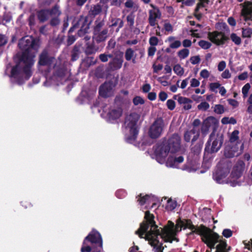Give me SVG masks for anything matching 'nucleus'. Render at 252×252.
Segmentation results:
<instances>
[{
	"label": "nucleus",
	"mask_w": 252,
	"mask_h": 252,
	"mask_svg": "<svg viewBox=\"0 0 252 252\" xmlns=\"http://www.w3.org/2000/svg\"><path fill=\"white\" fill-rule=\"evenodd\" d=\"M19 48L23 51L22 54L17 55L19 61L11 70V77L22 84L32 75L31 67L34 63V58L39 45L38 42L30 36L22 38L19 43Z\"/></svg>",
	"instance_id": "obj_1"
},
{
	"label": "nucleus",
	"mask_w": 252,
	"mask_h": 252,
	"mask_svg": "<svg viewBox=\"0 0 252 252\" xmlns=\"http://www.w3.org/2000/svg\"><path fill=\"white\" fill-rule=\"evenodd\" d=\"M180 137L173 134L168 141L158 143L153 148L152 157L160 164L165 163L167 167L178 168L184 161L182 156L177 157L175 153L180 148Z\"/></svg>",
	"instance_id": "obj_2"
},
{
	"label": "nucleus",
	"mask_w": 252,
	"mask_h": 252,
	"mask_svg": "<svg viewBox=\"0 0 252 252\" xmlns=\"http://www.w3.org/2000/svg\"><path fill=\"white\" fill-rule=\"evenodd\" d=\"M244 167V162L241 160L239 161L234 166L229 177L226 178L229 172V166L226 165L216 171L213 174V178L219 184L230 183L231 186L235 187L240 185L238 180L242 176Z\"/></svg>",
	"instance_id": "obj_3"
},
{
	"label": "nucleus",
	"mask_w": 252,
	"mask_h": 252,
	"mask_svg": "<svg viewBox=\"0 0 252 252\" xmlns=\"http://www.w3.org/2000/svg\"><path fill=\"white\" fill-rule=\"evenodd\" d=\"M139 119V115L135 112L130 113L127 114L124 122V132L126 141L129 143H134L138 130L137 123Z\"/></svg>",
	"instance_id": "obj_4"
},
{
	"label": "nucleus",
	"mask_w": 252,
	"mask_h": 252,
	"mask_svg": "<svg viewBox=\"0 0 252 252\" xmlns=\"http://www.w3.org/2000/svg\"><path fill=\"white\" fill-rule=\"evenodd\" d=\"M81 252H102V240L100 234L97 231L93 230L85 238Z\"/></svg>",
	"instance_id": "obj_5"
},
{
	"label": "nucleus",
	"mask_w": 252,
	"mask_h": 252,
	"mask_svg": "<svg viewBox=\"0 0 252 252\" xmlns=\"http://www.w3.org/2000/svg\"><path fill=\"white\" fill-rule=\"evenodd\" d=\"M101 116L107 121L114 123L119 119L122 115V109L121 108L110 106L106 105L101 110H98Z\"/></svg>",
	"instance_id": "obj_6"
},
{
	"label": "nucleus",
	"mask_w": 252,
	"mask_h": 252,
	"mask_svg": "<svg viewBox=\"0 0 252 252\" xmlns=\"http://www.w3.org/2000/svg\"><path fill=\"white\" fill-rule=\"evenodd\" d=\"M163 121L161 118L157 119L151 126L149 134L152 138L158 137L162 133L164 127Z\"/></svg>",
	"instance_id": "obj_7"
},
{
	"label": "nucleus",
	"mask_w": 252,
	"mask_h": 252,
	"mask_svg": "<svg viewBox=\"0 0 252 252\" xmlns=\"http://www.w3.org/2000/svg\"><path fill=\"white\" fill-rule=\"evenodd\" d=\"M241 6L242 7L241 16L248 25L252 26V2L245 1Z\"/></svg>",
	"instance_id": "obj_8"
},
{
	"label": "nucleus",
	"mask_w": 252,
	"mask_h": 252,
	"mask_svg": "<svg viewBox=\"0 0 252 252\" xmlns=\"http://www.w3.org/2000/svg\"><path fill=\"white\" fill-rule=\"evenodd\" d=\"M208 36L210 40L217 45H223L228 39L224 32L218 31L209 32Z\"/></svg>",
	"instance_id": "obj_9"
},
{
	"label": "nucleus",
	"mask_w": 252,
	"mask_h": 252,
	"mask_svg": "<svg viewBox=\"0 0 252 252\" xmlns=\"http://www.w3.org/2000/svg\"><path fill=\"white\" fill-rule=\"evenodd\" d=\"M218 124V121L214 117L210 116L207 118L203 121L201 131L204 135H206L210 127L216 128Z\"/></svg>",
	"instance_id": "obj_10"
},
{
	"label": "nucleus",
	"mask_w": 252,
	"mask_h": 252,
	"mask_svg": "<svg viewBox=\"0 0 252 252\" xmlns=\"http://www.w3.org/2000/svg\"><path fill=\"white\" fill-rule=\"evenodd\" d=\"M150 5L153 9L149 11V21L151 26H155L157 24V19L160 18L161 13L159 10L153 4H151Z\"/></svg>",
	"instance_id": "obj_11"
},
{
	"label": "nucleus",
	"mask_w": 252,
	"mask_h": 252,
	"mask_svg": "<svg viewBox=\"0 0 252 252\" xmlns=\"http://www.w3.org/2000/svg\"><path fill=\"white\" fill-rule=\"evenodd\" d=\"M114 86L111 82L105 83L99 88V94L103 97H108L113 93Z\"/></svg>",
	"instance_id": "obj_12"
},
{
	"label": "nucleus",
	"mask_w": 252,
	"mask_h": 252,
	"mask_svg": "<svg viewBox=\"0 0 252 252\" xmlns=\"http://www.w3.org/2000/svg\"><path fill=\"white\" fill-rule=\"evenodd\" d=\"M66 72V70L64 69H61L59 70L56 74H55L51 79H49L46 80L44 83L45 86H50L51 84L58 85L59 84L58 82H55L56 79L60 80L63 77Z\"/></svg>",
	"instance_id": "obj_13"
},
{
	"label": "nucleus",
	"mask_w": 252,
	"mask_h": 252,
	"mask_svg": "<svg viewBox=\"0 0 252 252\" xmlns=\"http://www.w3.org/2000/svg\"><path fill=\"white\" fill-rule=\"evenodd\" d=\"M153 199L154 198L153 196H151L148 195L142 196L141 195H140L137 197V201L139 202V204L141 206L145 204L146 206L145 208L148 209V206H149L151 204H152L151 206L152 208L156 205V203L153 201Z\"/></svg>",
	"instance_id": "obj_14"
},
{
	"label": "nucleus",
	"mask_w": 252,
	"mask_h": 252,
	"mask_svg": "<svg viewBox=\"0 0 252 252\" xmlns=\"http://www.w3.org/2000/svg\"><path fill=\"white\" fill-rule=\"evenodd\" d=\"M174 99H177L181 105H182L185 110H189L191 108L192 101L187 97L175 95L173 96Z\"/></svg>",
	"instance_id": "obj_15"
},
{
	"label": "nucleus",
	"mask_w": 252,
	"mask_h": 252,
	"mask_svg": "<svg viewBox=\"0 0 252 252\" xmlns=\"http://www.w3.org/2000/svg\"><path fill=\"white\" fill-rule=\"evenodd\" d=\"M210 141H213L211 151L212 152H217L220 149L222 141L221 137L215 138L213 134H211L210 137Z\"/></svg>",
	"instance_id": "obj_16"
},
{
	"label": "nucleus",
	"mask_w": 252,
	"mask_h": 252,
	"mask_svg": "<svg viewBox=\"0 0 252 252\" xmlns=\"http://www.w3.org/2000/svg\"><path fill=\"white\" fill-rule=\"evenodd\" d=\"M107 31L106 30L99 31V28L96 27L94 31V39L97 42H101L105 40L107 37Z\"/></svg>",
	"instance_id": "obj_17"
},
{
	"label": "nucleus",
	"mask_w": 252,
	"mask_h": 252,
	"mask_svg": "<svg viewBox=\"0 0 252 252\" xmlns=\"http://www.w3.org/2000/svg\"><path fill=\"white\" fill-rule=\"evenodd\" d=\"M78 26H80V29L78 34L79 36H83L87 33L89 29V23L86 18H81L78 22Z\"/></svg>",
	"instance_id": "obj_18"
},
{
	"label": "nucleus",
	"mask_w": 252,
	"mask_h": 252,
	"mask_svg": "<svg viewBox=\"0 0 252 252\" xmlns=\"http://www.w3.org/2000/svg\"><path fill=\"white\" fill-rule=\"evenodd\" d=\"M55 61L54 58H49L46 51H44L40 55L39 63L42 65L51 66V64L54 63Z\"/></svg>",
	"instance_id": "obj_19"
},
{
	"label": "nucleus",
	"mask_w": 252,
	"mask_h": 252,
	"mask_svg": "<svg viewBox=\"0 0 252 252\" xmlns=\"http://www.w3.org/2000/svg\"><path fill=\"white\" fill-rule=\"evenodd\" d=\"M199 135V130L193 128L192 130L185 133V140L187 142H189L191 139L192 141H195L198 138Z\"/></svg>",
	"instance_id": "obj_20"
},
{
	"label": "nucleus",
	"mask_w": 252,
	"mask_h": 252,
	"mask_svg": "<svg viewBox=\"0 0 252 252\" xmlns=\"http://www.w3.org/2000/svg\"><path fill=\"white\" fill-rule=\"evenodd\" d=\"M165 42L169 43V47L171 49H177L181 46V41L173 36H169L165 40Z\"/></svg>",
	"instance_id": "obj_21"
},
{
	"label": "nucleus",
	"mask_w": 252,
	"mask_h": 252,
	"mask_svg": "<svg viewBox=\"0 0 252 252\" xmlns=\"http://www.w3.org/2000/svg\"><path fill=\"white\" fill-rule=\"evenodd\" d=\"M199 2L195 8V15L197 19L199 20L201 17V14L199 12V10L203 7H205L208 3V0H198Z\"/></svg>",
	"instance_id": "obj_22"
},
{
	"label": "nucleus",
	"mask_w": 252,
	"mask_h": 252,
	"mask_svg": "<svg viewBox=\"0 0 252 252\" xmlns=\"http://www.w3.org/2000/svg\"><path fill=\"white\" fill-rule=\"evenodd\" d=\"M165 200L167 199L165 205V209L168 211L173 210L177 206V202L175 200L165 197Z\"/></svg>",
	"instance_id": "obj_23"
},
{
	"label": "nucleus",
	"mask_w": 252,
	"mask_h": 252,
	"mask_svg": "<svg viewBox=\"0 0 252 252\" xmlns=\"http://www.w3.org/2000/svg\"><path fill=\"white\" fill-rule=\"evenodd\" d=\"M49 16V10H43L40 11L38 13L39 20L41 22L46 21Z\"/></svg>",
	"instance_id": "obj_24"
},
{
	"label": "nucleus",
	"mask_w": 252,
	"mask_h": 252,
	"mask_svg": "<svg viewBox=\"0 0 252 252\" xmlns=\"http://www.w3.org/2000/svg\"><path fill=\"white\" fill-rule=\"evenodd\" d=\"M189 54V51L187 48H184L179 50L177 53V56L180 60L187 58Z\"/></svg>",
	"instance_id": "obj_25"
},
{
	"label": "nucleus",
	"mask_w": 252,
	"mask_h": 252,
	"mask_svg": "<svg viewBox=\"0 0 252 252\" xmlns=\"http://www.w3.org/2000/svg\"><path fill=\"white\" fill-rule=\"evenodd\" d=\"M230 38L232 41L237 45L241 44L242 42V40L240 37L235 33H232L231 34H230Z\"/></svg>",
	"instance_id": "obj_26"
},
{
	"label": "nucleus",
	"mask_w": 252,
	"mask_h": 252,
	"mask_svg": "<svg viewBox=\"0 0 252 252\" xmlns=\"http://www.w3.org/2000/svg\"><path fill=\"white\" fill-rule=\"evenodd\" d=\"M242 35L244 38H249L252 35V29L250 28H242Z\"/></svg>",
	"instance_id": "obj_27"
},
{
	"label": "nucleus",
	"mask_w": 252,
	"mask_h": 252,
	"mask_svg": "<svg viewBox=\"0 0 252 252\" xmlns=\"http://www.w3.org/2000/svg\"><path fill=\"white\" fill-rule=\"evenodd\" d=\"M173 71L179 76H182L184 73V68L179 64L174 65Z\"/></svg>",
	"instance_id": "obj_28"
},
{
	"label": "nucleus",
	"mask_w": 252,
	"mask_h": 252,
	"mask_svg": "<svg viewBox=\"0 0 252 252\" xmlns=\"http://www.w3.org/2000/svg\"><path fill=\"white\" fill-rule=\"evenodd\" d=\"M221 122L224 125L228 124L234 125L237 123L236 120L233 117H224L221 119Z\"/></svg>",
	"instance_id": "obj_29"
},
{
	"label": "nucleus",
	"mask_w": 252,
	"mask_h": 252,
	"mask_svg": "<svg viewBox=\"0 0 252 252\" xmlns=\"http://www.w3.org/2000/svg\"><path fill=\"white\" fill-rule=\"evenodd\" d=\"M245 247L244 252H252V240L244 242Z\"/></svg>",
	"instance_id": "obj_30"
},
{
	"label": "nucleus",
	"mask_w": 252,
	"mask_h": 252,
	"mask_svg": "<svg viewBox=\"0 0 252 252\" xmlns=\"http://www.w3.org/2000/svg\"><path fill=\"white\" fill-rule=\"evenodd\" d=\"M209 107H210L209 104L206 101L202 102L199 104H198L197 106L198 109L200 111H205L207 110V109H208L209 108Z\"/></svg>",
	"instance_id": "obj_31"
},
{
	"label": "nucleus",
	"mask_w": 252,
	"mask_h": 252,
	"mask_svg": "<svg viewBox=\"0 0 252 252\" xmlns=\"http://www.w3.org/2000/svg\"><path fill=\"white\" fill-rule=\"evenodd\" d=\"M221 85L219 82L210 83L209 85L210 89L212 92L217 93V90L220 88Z\"/></svg>",
	"instance_id": "obj_32"
},
{
	"label": "nucleus",
	"mask_w": 252,
	"mask_h": 252,
	"mask_svg": "<svg viewBox=\"0 0 252 252\" xmlns=\"http://www.w3.org/2000/svg\"><path fill=\"white\" fill-rule=\"evenodd\" d=\"M199 45L204 49L210 48L212 45L211 43L207 41L202 40L198 42Z\"/></svg>",
	"instance_id": "obj_33"
},
{
	"label": "nucleus",
	"mask_w": 252,
	"mask_h": 252,
	"mask_svg": "<svg viewBox=\"0 0 252 252\" xmlns=\"http://www.w3.org/2000/svg\"><path fill=\"white\" fill-rule=\"evenodd\" d=\"M214 112L218 114H222L224 112V107L220 104H217L214 107Z\"/></svg>",
	"instance_id": "obj_34"
},
{
	"label": "nucleus",
	"mask_w": 252,
	"mask_h": 252,
	"mask_svg": "<svg viewBox=\"0 0 252 252\" xmlns=\"http://www.w3.org/2000/svg\"><path fill=\"white\" fill-rule=\"evenodd\" d=\"M123 61L121 59H115L113 62L112 67L114 69L120 68L122 66Z\"/></svg>",
	"instance_id": "obj_35"
},
{
	"label": "nucleus",
	"mask_w": 252,
	"mask_h": 252,
	"mask_svg": "<svg viewBox=\"0 0 252 252\" xmlns=\"http://www.w3.org/2000/svg\"><path fill=\"white\" fill-rule=\"evenodd\" d=\"M144 102L143 98L139 96H137L133 99V103L135 105L143 104L144 103Z\"/></svg>",
	"instance_id": "obj_36"
},
{
	"label": "nucleus",
	"mask_w": 252,
	"mask_h": 252,
	"mask_svg": "<svg viewBox=\"0 0 252 252\" xmlns=\"http://www.w3.org/2000/svg\"><path fill=\"white\" fill-rule=\"evenodd\" d=\"M239 133V132L237 130H235L233 131L230 136V141L231 142H234L237 140L239 138L238 134Z\"/></svg>",
	"instance_id": "obj_37"
},
{
	"label": "nucleus",
	"mask_w": 252,
	"mask_h": 252,
	"mask_svg": "<svg viewBox=\"0 0 252 252\" xmlns=\"http://www.w3.org/2000/svg\"><path fill=\"white\" fill-rule=\"evenodd\" d=\"M250 88L251 86L249 83H247L242 88V92L243 94V97L244 98L248 96V94Z\"/></svg>",
	"instance_id": "obj_38"
},
{
	"label": "nucleus",
	"mask_w": 252,
	"mask_h": 252,
	"mask_svg": "<svg viewBox=\"0 0 252 252\" xmlns=\"http://www.w3.org/2000/svg\"><path fill=\"white\" fill-rule=\"evenodd\" d=\"M60 14V11L57 6H55L51 11H49V15L52 16H58Z\"/></svg>",
	"instance_id": "obj_39"
},
{
	"label": "nucleus",
	"mask_w": 252,
	"mask_h": 252,
	"mask_svg": "<svg viewBox=\"0 0 252 252\" xmlns=\"http://www.w3.org/2000/svg\"><path fill=\"white\" fill-rule=\"evenodd\" d=\"M134 51L130 48L126 50L125 57L127 61H130L133 57Z\"/></svg>",
	"instance_id": "obj_40"
},
{
	"label": "nucleus",
	"mask_w": 252,
	"mask_h": 252,
	"mask_svg": "<svg viewBox=\"0 0 252 252\" xmlns=\"http://www.w3.org/2000/svg\"><path fill=\"white\" fill-rule=\"evenodd\" d=\"M158 39L156 36H152L149 39V43L151 46H155L158 44Z\"/></svg>",
	"instance_id": "obj_41"
},
{
	"label": "nucleus",
	"mask_w": 252,
	"mask_h": 252,
	"mask_svg": "<svg viewBox=\"0 0 252 252\" xmlns=\"http://www.w3.org/2000/svg\"><path fill=\"white\" fill-rule=\"evenodd\" d=\"M210 75V72L206 69L202 70L200 72V76L203 78L207 79Z\"/></svg>",
	"instance_id": "obj_42"
},
{
	"label": "nucleus",
	"mask_w": 252,
	"mask_h": 252,
	"mask_svg": "<svg viewBox=\"0 0 252 252\" xmlns=\"http://www.w3.org/2000/svg\"><path fill=\"white\" fill-rule=\"evenodd\" d=\"M167 108L170 110H173L175 107V102L172 99H168L166 102Z\"/></svg>",
	"instance_id": "obj_43"
},
{
	"label": "nucleus",
	"mask_w": 252,
	"mask_h": 252,
	"mask_svg": "<svg viewBox=\"0 0 252 252\" xmlns=\"http://www.w3.org/2000/svg\"><path fill=\"white\" fill-rule=\"evenodd\" d=\"M190 62L192 64H196L200 63V58L199 56H192L190 58Z\"/></svg>",
	"instance_id": "obj_44"
},
{
	"label": "nucleus",
	"mask_w": 252,
	"mask_h": 252,
	"mask_svg": "<svg viewBox=\"0 0 252 252\" xmlns=\"http://www.w3.org/2000/svg\"><path fill=\"white\" fill-rule=\"evenodd\" d=\"M223 236L225 238H229L232 235V231L229 229H225L222 233Z\"/></svg>",
	"instance_id": "obj_45"
},
{
	"label": "nucleus",
	"mask_w": 252,
	"mask_h": 252,
	"mask_svg": "<svg viewBox=\"0 0 252 252\" xmlns=\"http://www.w3.org/2000/svg\"><path fill=\"white\" fill-rule=\"evenodd\" d=\"M164 29L166 32H172L173 31L172 26L169 23H165L164 24Z\"/></svg>",
	"instance_id": "obj_46"
},
{
	"label": "nucleus",
	"mask_w": 252,
	"mask_h": 252,
	"mask_svg": "<svg viewBox=\"0 0 252 252\" xmlns=\"http://www.w3.org/2000/svg\"><path fill=\"white\" fill-rule=\"evenodd\" d=\"M199 165L197 164H195L194 167H193L187 166L183 168V169L186 170L189 172H194V171H196L199 168Z\"/></svg>",
	"instance_id": "obj_47"
},
{
	"label": "nucleus",
	"mask_w": 252,
	"mask_h": 252,
	"mask_svg": "<svg viewBox=\"0 0 252 252\" xmlns=\"http://www.w3.org/2000/svg\"><path fill=\"white\" fill-rule=\"evenodd\" d=\"M223 79H228L231 77V73L228 69H225L221 75Z\"/></svg>",
	"instance_id": "obj_48"
},
{
	"label": "nucleus",
	"mask_w": 252,
	"mask_h": 252,
	"mask_svg": "<svg viewBox=\"0 0 252 252\" xmlns=\"http://www.w3.org/2000/svg\"><path fill=\"white\" fill-rule=\"evenodd\" d=\"M177 1L178 2H183V3L188 6H191L195 2V0H177Z\"/></svg>",
	"instance_id": "obj_49"
},
{
	"label": "nucleus",
	"mask_w": 252,
	"mask_h": 252,
	"mask_svg": "<svg viewBox=\"0 0 252 252\" xmlns=\"http://www.w3.org/2000/svg\"><path fill=\"white\" fill-rule=\"evenodd\" d=\"M226 67V63L222 61L219 63L218 65V69L219 71H223Z\"/></svg>",
	"instance_id": "obj_50"
},
{
	"label": "nucleus",
	"mask_w": 252,
	"mask_h": 252,
	"mask_svg": "<svg viewBox=\"0 0 252 252\" xmlns=\"http://www.w3.org/2000/svg\"><path fill=\"white\" fill-rule=\"evenodd\" d=\"M159 100L162 101H165L167 98V94L164 92H161L158 95Z\"/></svg>",
	"instance_id": "obj_51"
},
{
	"label": "nucleus",
	"mask_w": 252,
	"mask_h": 252,
	"mask_svg": "<svg viewBox=\"0 0 252 252\" xmlns=\"http://www.w3.org/2000/svg\"><path fill=\"white\" fill-rule=\"evenodd\" d=\"M111 57H112L111 55H107L104 54H102L99 55V59L103 62H107L108 60V58Z\"/></svg>",
	"instance_id": "obj_52"
},
{
	"label": "nucleus",
	"mask_w": 252,
	"mask_h": 252,
	"mask_svg": "<svg viewBox=\"0 0 252 252\" xmlns=\"http://www.w3.org/2000/svg\"><path fill=\"white\" fill-rule=\"evenodd\" d=\"M200 85V82L195 78H193L190 81V86L192 87H197Z\"/></svg>",
	"instance_id": "obj_53"
},
{
	"label": "nucleus",
	"mask_w": 252,
	"mask_h": 252,
	"mask_svg": "<svg viewBox=\"0 0 252 252\" xmlns=\"http://www.w3.org/2000/svg\"><path fill=\"white\" fill-rule=\"evenodd\" d=\"M127 21L130 26H133L134 24V16L133 14H130L126 17Z\"/></svg>",
	"instance_id": "obj_54"
},
{
	"label": "nucleus",
	"mask_w": 252,
	"mask_h": 252,
	"mask_svg": "<svg viewBox=\"0 0 252 252\" xmlns=\"http://www.w3.org/2000/svg\"><path fill=\"white\" fill-rule=\"evenodd\" d=\"M248 77V73L247 72L245 71L243 72L238 75V78L240 80H244L247 79Z\"/></svg>",
	"instance_id": "obj_55"
},
{
	"label": "nucleus",
	"mask_w": 252,
	"mask_h": 252,
	"mask_svg": "<svg viewBox=\"0 0 252 252\" xmlns=\"http://www.w3.org/2000/svg\"><path fill=\"white\" fill-rule=\"evenodd\" d=\"M157 49L155 47L150 46L148 49V55L149 56H153Z\"/></svg>",
	"instance_id": "obj_56"
},
{
	"label": "nucleus",
	"mask_w": 252,
	"mask_h": 252,
	"mask_svg": "<svg viewBox=\"0 0 252 252\" xmlns=\"http://www.w3.org/2000/svg\"><path fill=\"white\" fill-rule=\"evenodd\" d=\"M227 100L229 104L232 106L233 107H236L238 106L239 103L236 100L233 99H228Z\"/></svg>",
	"instance_id": "obj_57"
},
{
	"label": "nucleus",
	"mask_w": 252,
	"mask_h": 252,
	"mask_svg": "<svg viewBox=\"0 0 252 252\" xmlns=\"http://www.w3.org/2000/svg\"><path fill=\"white\" fill-rule=\"evenodd\" d=\"M189 78L183 80L181 84L180 88L182 89L186 88L189 83Z\"/></svg>",
	"instance_id": "obj_58"
},
{
	"label": "nucleus",
	"mask_w": 252,
	"mask_h": 252,
	"mask_svg": "<svg viewBox=\"0 0 252 252\" xmlns=\"http://www.w3.org/2000/svg\"><path fill=\"white\" fill-rule=\"evenodd\" d=\"M163 68V66L162 64H158V65L154 64L153 68L154 72L157 73L159 71L161 70Z\"/></svg>",
	"instance_id": "obj_59"
},
{
	"label": "nucleus",
	"mask_w": 252,
	"mask_h": 252,
	"mask_svg": "<svg viewBox=\"0 0 252 252\" xmlns=\"http://www.w3.org/2000/svg\"><path fill=\"white\" fill-rule=\"evenodd\" d=\"M227 22L230 26L232 27H235L236 24L235 20L232 17H230L228 18Z\"/></svg>",
	"instance_id": "obj_60"
},
{
	"label": "nucleus",
	"mask_w": 252,
	"mask_h": 252,
	"mask_svg": "<svg viewBox=\"0 0 252 252\" xmlns=\"http://www.w3.org/2000/svg\"><path fill=\"white\" fill-rule=\"evenodd\" d=\"M7 42V38L3 35L0 34V46H2Z\"/></svg>",
	"instance_id": "obj_61"
},
{
	"label": "nucleus",
	"mask_w": 252,
	"mask_h": 252,
	"mask_svg": "<svg viewBox=\"0 0 252 252\" xmlns=\"http://www.w3.org/2000/svg\"><path fill=\"white\" fill-rule=\"evenodd\" d=\"M101 10V8L100 5H97L94 6L93 12L94 14H98Z\"/></svg>",
	"instance_id": "obj_62"
},
{
	"label": "nucleus",
	"mask_w": 252,
	"mask_h": 252,
	"mask_svg": "<svg viewBox=\"0 0 252 252\" xmlns=\"http://www.w3.org/2000/svg\"><path fill=\"white\" fill-rule=\"evenodd\" d=\"M183 45L184 47H189L191 45V41L189 39H185L183 41Z\"/></svg>",
	"instance_id": "obj_63"
},
{
	"label": "nucleus",
	"mask_w": 252,
	"mask_h": 252,
	"mask_svg": "<svg viewBox=\"0 0 252 252\" xmlns=\"http://www.w3.org/2000/svg\"><path fill=\"white\" fill-rule=\"evenodd\" d=\"M148 97L150 100H154L157 97V94L154 92L149 93L148 95Z\"/></svg>",
	"instance_id": "obj_64"
}]
</instances>
